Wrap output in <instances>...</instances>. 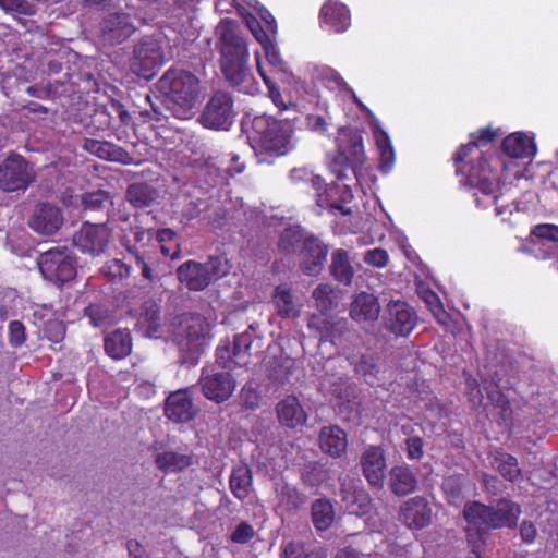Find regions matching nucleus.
Returning a JSON list of instances; mask_svg holds the SVG:
<instances>
[{
    "instance_id": "nucleus-1",
    "label": "nucleus",
    "mask_w": 558,
    "mask_h": 558,
    "mask_svg": "<svg viewBox=\"0 0 558 558\" xmlns=\"http://www.w3.org/2000/svg\"><path fill=\"white\" fill-rule=\"evenodd\" d=\"M498 136L492 128H481L472 132L469 143L460 145L452 155L456 174L462 177L460 184L493 196L494 204H497L501 185L519 178L518 165L489 147Z\"/></svg>"
},
{
    "instance_id": "nucleus-2",
    "label": "nucleus",
    "mask_w": 558,
    "mask_h": 558,
    "mask_svg": "<svg viewBox=\"0 0 558 558\" xmlns=\"http://www.w3.org/2000/svg\"><path fill=\"white\" fill-rule=\"evenodd\" d=\"M217 48L220 52L221 73L229 85L240 93L255 95L259 84L248 66L246 41L236 32L233 21L221 22Z\"/></svg>"
},
{
    "instance_id": "nucleus-3",
    "label": "nucleus",
    "mask_w": 558,
    "mask_h": 558,
    "mask_svg": "<svg viewBox=\"0 0 558 558\" xmlns=\"http://www.w3.org/2000/svg\"><path fill=\"white\" fill-rule=\"evenodd\" d=\"M462 514L468 544L483 546L490 531L517 526L521 507L509 499H500L496 507L473 500L464 505Z\"/></svg>"
},
{
    "instance_id": "nucleus-4",
    "label": "nucleus",
    "mask_w": 558,
    "mask_h": 558,
    "mask_svg": "<svg viewBox=\"0 0 558 558\" xmlns=\"http://www.w3.org/2000/svg\"><path fill=\"white\" fill-rule=\"evenodd\" d=\"M158 90L171 104L173 116L187 119L198 101L201 81L190 71L170 68L159 78Z\"/></svg>"
},
{
    "instance_id": "nucleus-5",
    "label": "nucleus",
    "mask_w": 558,
    "mask_h": 558,
    "mask_svg": "<svg viewBox=\"0 0 558 558\" xmlns=\"http://www.w3.org/2000/svg\"><path fill=\"white\" fill-rule=\"evenodd\" d=\"M292 134L293 129L289 122L263 114L253 119L250 138L258 154L280 157L292 149Z\"/></svg>"
},
{
    "instance_id": "nucleus-6",
    "label": "nucleus",
    "mask_w": 558,
    "mask_h": 558,
    "mask_svg": "<svg viewBox=\"0 0 558 558\" xmlns=\"http://www.w3.org/2000/svg\"><path fill=\"white\" fill-rule=\"evenodd\" d=\"M336 145L337 151L329 166L331 172L339 181L347 180L349 171L357 179L365 160L361 132L352 128L340 129L336 138Z\"/></svg>"
},
{
    "instance_id": "nucleus-7",
    "label": "nucleus",
    "mask_w": 558,
    "mask_h": 558,
    "mask_svg": "<svg viewBox=\"0 0 558 558\" xmlns=\"http://www.w3.org/2000/svg\"><path fill=\"white\" fill-rule=\"evenodd\" d=\"M38 266L44 278L61 286L73 280L77 272L75 256L66 248H51L43 253Z\"/></svg>"
},
{
    "instance_id": "nucleus-8",
    "label": "nucleus",
    "mask_w": 558,
    "mask_h": 558,
    "mask_svg": "<svg viewBox=\"0 0 558 558\" xmlns=\"http://www.w3.org/2000/svg\"><path fill=\"white\" fill-rule=\"evenodd\" d=\"M235 117L236 111L232 95L226 90H217L205 105L199 116V122L206 129L228 131Z\"/></svg>"
},
{
    "instance_id": "nucleus-9",
    "label": "nucleus",
    "mask_w": 558,
    "mask_h": 558,
    "mask_svg": "<svg viewBox=\"0 0 558 558\" xmlns=\"http://www.w3.org/2000/svg\"><path fill=\"white\" fill-rule=\"evenodd\" d=\"M36 180L34 167L15 153L0 165V189L4 192L25 191Z\"/></svg>"
},
{
    "instance_id": "nucleus-10",
    "label": "nucleus",
    "mask_w": 558,
    "mask_h": 558,
    "mask_svg": "<svg viewBox=\"0 0 558 558\" xmlns=\"http://www.w3.org/2000/svg\"><path fill=\"white\" fill-rule=\"evenodd\" d=\"M165 63V53L159 40L144 37L134 47L132 69L144 78H151Z\"/></svg>"
},
{
    "instance_id": "nucleus-11",
    "label": "nucleus",
    "mask_w": 558,
    "mask_h": 558,
    "mask_svg": "<svg viewBox=\"0 0 558 558\" xmlns=\"http://www.w3.org/2000/svg\"><path fill=\"white\" fill-rule=\"evenodd\" d=\"M199 385L203 395L216 403L227 401L236 387L235 379L230 372H214L209 368H203Z\"/></svg>"
},
{
    "instance_id": "nucleus-12",
    "label": "nucleus",
    "mask_w": 558,
    "mask_h": 558,
    "mask_svg": "<svg viewBox=\"0 0 558 558\" xmlns=\"http://www.w3.org/2000/svg\"><path fill=\"white\" fill-rule=\"evenodd\" d=\"M329 246L316 234L311 232L299 252V266L307 276H318L327 262Z\"/></svg>"
},
{
    "instance_id": "nucleus-13",
    "label": "nucleus",
    "mask_w": 558,
    "mask_h": 558,
    "mask_svg": "<svg viewBox=\"0 0 558 558\" xmlns=\"http://www.w3.org/2000/svg\"><path fill=\"white\" fill-rule=\"evenodd\" d=\"M417 314L403 301H391L384 317L385 327L397 337L409 336L417 325Z\"/></svg>"
},
{
    "instance_id": "nucleus-14",
    "label": "nucleus",
    "mask_w": 558,
    "mask_h": 558,
    "mask_svg": "<svg viewBox=\"0 0 558 558\" xmlns=\"http://www.w3.org/2000/svg\"><path fill=\"white\" fill-rule=\"evenodd\" d=\"M110 240V233L106 225H93L85 222L73 235V244L84 254L98 256L102 254Z\"/></svg>"
},
{
    "instance_id": "nucleus-15",
    "label": "nucleus",
    "mask_w": 558,
    "mask_h": 558,
    "mask_svg": "<svg viewBox=\"0 0 558 558\" xmlns=\"http://www.w3.org/2000/svg\"><path fill=\"white\" fill-rule=\"evenodd\" d=\"M433 509L423 496H414L400 505L399 520L409 530L421 531L430 525Z\"/></svg>"
},
{
    "instance_id": "nucleus-16",
    "label": "nucleus",
    "mask_w": 558,
    "mask_h": 558,
    "mask_svg": "<svg viewBox=\"0 0 558 558\" xmlns=\"http://www.w3.org/2000/svg\"><path fill=\"white\" fill-rule=\"evenodd\" d=\"M31 229L43 235L54 234L63 225V214L61 209L50 203H39L29 222Z\"/></svg>"
},
{
    "instance_id": "nucleus-17",
    "label": "nucleus",
    "mask_w": 558,
    "mask_h": 558,
    "mask_svg": "<svg viewBox=\"0 0 558 558\" xmlns=\"http://www.w3.org/2000/svg\"><path fill=\"white\" fill-rule=\"evenodd\" d=\"M307 328L319 337L320 342H336L347 331V320L337 318L326 313L312 314L307 322Z\"/></svg>"
},
{
    "instance_id": "nucleus-18",
    "label": "nucleus",
    "mask_w": 558,
    "mask_h": 558,
    "mask_svg": "<svg viewBox=\"0 0 558 558\" xmlns=\"http://www.w3.org/2000/svg\"><path fill=\"white\" fill-rule=\"evenodd\" d=\"M134 26L126 13H111L100 22V35L105 43L116 45L129 38Z\"/></svg>"
},
{
    "instance_id": "nucleus-19",
    "label": "nucleus",
    "mask_w": 558,
    "mask_h": 558,
    "mask_svg": "<svg viewBox=\"0 0 558 558\" xmlns=\"http://www.w3.org/2000/svg\"><path fill=\"white\" fill-rule=\"evenodd\" d=\"M197 414L191 395L187 389L177 390L170 393L165 403V415L174 423H187Z\"/></svg>"
},
{
    "instance_id": "nucleus-20",
    "label": "nucleus",
    "mask_w": 558,
    "mask_h": 558,
    "mask_svg": "<svg viewBox=\"0 0 558 558\" xmlns=\"http://www.w3.org/2000/svg\"><path fill=\"white\" fill-rule=\"evenodd\" d=\"M361 466L368 484L375 488H381L386 471V458L383 448L369 446L362 453Z\"/></svg>"
},
{
    "instance_id": "nucleus-21",
    "label": "nucleus",
    "mask_w": 558,
    "mask_h": 558,
    "mask_svg": "<svg viewBox=\"0 0 558 558\" xmlns=\"http://www.w3.org/2000/svg\"><path fill=\"white\" fill-rule=\"evenodd\" d=\"M501 149L500 154L502 157L519 165L517 159L532 158L535 155L536 145L533 137L522 132H515L504 138ZM518 170L520 171V166H518ZM518 175V179H520L521 174L519 173Z\"/></svg>"
},
{
    "instance_id": "nucleus-22",
    "label": "nucleus",
    "mask_w": 558,
    "mask_h": 558,
    "mask_svg": "<svg viewBox=\"0 0 558 558\" xmlns=\"http://www.w3.org/2000/svg\"><path fill=\"white\" fill-rule=\"evenodd\" d=\"M177 277L190 291H203L210 284V274L207 266L192 259L178 267Z\"/></svg>"
},
{
    "instance_id": "nucleus-23",
    "label": "nucleus",
    "mask_w": 558,
    "mask_h": 558,
    "mask_svg": "<svg viewBox=\"0 0 558 558\" xmlns=\"http://www.w3.org/2000/svg\"><path fill=\"white\" fill-rule=\"evenodd\" d=\"M276 414L278 422L291 429L303 426L307 422V413L294 395H289L277 403Z\"/></svg>"
},
{
    "instance_id": "nucleus-24",
    "label": "nucleus",
    "mask_w": 558,
    "mask_h": 558,
    "mask_svg": "<svg viewBox=\"0 0 558 558\" xmlns=\"http://www.w3.org/2000/svg\"><path fill=\"white\" fill-rule=\"evenodd\" d=\"M320 23L335 33H343L351 25L348 7L338 0H327L319 12Z\"/></svg>"
},
{
    "instance_id": "nucleus-25",
    "label": "nucleus",
    "mask_w": 558,
    "mask_h": 558,
    "mask_svg": "<svg viewBox=\"0 0 558 558\" xmlns=\"http://www.w3.org/2000/svg\"><path fill=\"white\" fill-rule=\"evenodd\" d=\"M318 440L322 451L332 458H340L347 452V433L337 425L324 426Z\"/></svg>"
},
{
    "instance_id": "nucleus-26",
    "label": "nucleus",
    "mask_w": 558,
    "mask_h": 558,
    "mask_svg": "<svg viewBox=\"0 0 558 558\" xmlns=\"http://www.w3.org/2000/svg\"><path fill=\"white\" fill-rule=\"evenodd\" d=\"M84 149L108 161L120 162L122 165L132 163L131 155L122 147L110 142L86 138L83 145Z\"/></svg>"
},
{
    "instance_id": "nucleus-27",
    "label": "nucleus",
    "mask_w": 558,
    "mask_h": 558,
    "mask_svg": "<svg viewBox=\"0 0 558 558\" xmlns=\"http://www.w3.org/2000/svg\"><path fill=\"white\" fill-rule=\"evenodd\" d=\"M418 485L416 474L407 465H395L389 471V488L396 496L402 497L413 493Z\"/></svg>"
},
{
    "instance_id": "nucleus-28",
    "label": "nucleus",
    "mask_w": 558,
    "mask_h": 558,
    "mask_svg": "<svg viewBox=\"0 0 558 558\" xmlns=\"http://www.w3.org/2000/svg\"><path fill=\"white\" fill-rule=\"evenodd\" d=\"M380 313L378 298L372 293L361 292L353 300L350 316L355 322L376 320Z\"/></svg>"
},
{
    "instance_id": "nucleus-29",
    "label": "nucleus",
    "mask_w": 558,
    "mask_h": 558,
    "mask_svg": "<svg viewBox=\"0 0 558 558\" xmlns=\"http://www.w3.org/2000/svg\"><path fill=\"white\" fill-rule=\"evenodd\" d=\"M492 466L502 478L510 483L523 481V471L519 465V461L510 453L496 450L492 457Z\"/></svg>"
},
{
    "instance_id": "nucleus-30",
    "label": "nucleus",
    "mask_w": 558,
    "mask_h": 558,
    "mask_svg": "<svg viewBox=\"0 0 558 558\" xmlns=\"http://www.w3.org/2000/svg\"><path fill=\"white\" fill-rule=\"evenodd\" d=\"M159 197L158 190L147 182H134L125 192V198L135 209H144L151 206Z\"/></svg>"
},
{
    "instance_id": "nucleus-31",
    "label": "nucleus",
    "mask_w": 558,
    "mask_h": 558,
    "mask_svg": "<svg viewBox=\"0 0 558 558\" xmlns=\"http://www.w3.org/2000/svg\"><path fill=\"white\" fill-rule=\"evenodd\" d=\"M106 353L113 360L126 357L132 352V336L128 329H117L105 337Z\"/></svg>"
},
{
    "instance_id": "nucleus-32",
    "label": "nucleus",
    "mask_w": 558,
    "mask_h": 558,
    "mask_svg": "<svg viewBox=\"0 0 558 558\" xmlns=\"http://www.w3.org/2000/svg\"><path fill=\"white\" fill-rule=\"evenodd\" d=\"M137 326L147 337H157L161 328V313L159 305L155 301L147 300L142 304Z\"/></svg>"
},
{
    "instance_id": "nucleus-33",
    "label": "nucleus",
    "mask_w": 558,
    "mask_h": 558,
    "mask_svg": "<svg viewBox=\"0 0 558 558\" xmlns=\"http://www.w3.org/2000/svg\"><path fill=\"white\" fill-rule=\"evenodd\" d=\"M311 231L300 225H291L283 229L278 241V248L283 254L300 252Z\"/></svg>"
},
{
    "instance_id": "nucleus-34",
    "label": "nucleus",
    "mask_w": 558,
    "mask_h": 558,
    "mask_svg": "<svg viewBox=\"0 0 558 558\" xmlns=\"http://www.w3.org/2000/svg\"><path fill=\"white\" fill-rule=\"evenodd\" d=\"M272 303L276 308V313L281 318H294L300 315L292 289L287 284H279L274 289Z\"/></svg>"
},
{
    "instance_id": "nucleus-35",
    "label": "nucleus",
    "mask_w": 558,
    "mask_h": 558,
    "mask_svg": "<svg viewBox=\"0 0 558 558\" xmlns=\"http://www.w3.org/2000/svg\"><path fill=\"white\" fill-rule=\"evenodd\" d=\"M330 274L338 282L345 286L351 284L354 277V270L345 250L337 248L332 252Z\"/></svg>"
},
{
    "instance_id": "nucleus-36",
    "label": "nucleus",
    "mask_w": 558,
    "mask_h": 558,
    "mask_svg": "<svg viewBox=\"0 0 558 558\" xmlns=\"http://www.w3.org/2000/svg\"><path fill=\"white\" fill-rule=\"evenodd\" d=\"M375 143L379 151V170L383 173H387L392 169L396 160L395 149L392 147L390 137L386 131L379 126H375L373 130Z\"/></svg>"
},
{
    "instance_id": "nucleus-37",
    "label": "nucleus",
    "mask_w": 558,
    "mask_h": 558,
    "mask_svg": "<svg viewBox=\"0 0 558 558\" xmlns=\"http://www.w3.org/2000/svg\"><path fill=\"white\" fill-rule=\"evenodd\" d=\"M253 482L252 471L247 465L234 468L229 480L231 493L239 500H244L250 494Z\"/></svg>"
},
{
    "instance_id": "nucleus-38",
    "label": "nucleus",
    "mask_w": 558,
    "mask_h": 558,
    "mask_svg": "<svg viewBox=\"0 0 558 558\" xmlns=\"http://www.w3.org/2000/svg\"><path fill=\"white\" fill-rule=\"evenodd\" d=\"M311 514L313 524L319 532L327 531L335 520L333 506L327 499L315 500L312 505Z\"/></svg>"
},
{
    "instance_id": "nucleus-39",
    "label": "nucleus",
    "mask_w": 558,
    "mask_h": 558,
    "mask_svg": "<svg viewBox=\"0 0 558 558\" xmlns=\"http://www.w3.org/2000/svg\"><path fill=\"white\" fill-rule=\"evenodd\" d=\"M155 463L163 472H178L192 464V456L165 451L156 456Z\"/></svg>"
},
{
    "instance_id": "nucleus-40",
    "label": "nucleus",
    "mask_w": 558,
    "mask_h": 558,
    "mask_svg": "<svg viewBox=\"0 0 558 558\" xmlns=\"http://www.w3.org/2000/svg\"><path fill=\"white\" fill-rule=\"evenodd\" d=\"M295 361L288 355L275 356L270 363L268 377L278 385L290 381Z\"/></svg>"
},
{
    "instance_id": "nucleus-41",
    "label": "nucleus",
    "mask_w": 558,
    "mask_h": 558,
    "mask_svg": "<svg viewBox=\"0 0 558 558\" xmlns=\"http://www.w3.org/2000/svg\"><path fill=\"white\" fill-rule=\"evenodd\" d=\"M279 506L289 512L299 510L306 501V496L295 486L284 483L277 489Z\"/></svg>"
},
{
    "instance_id": "nucleus-42",
    "label": "nucleus",
    "mask_w": 558,
    "mask_h": 558,
    "mask_svg": "<svg viewBox=\"0 0 558 558\" xmlns=\"http://www.w3.org/2000/svg\"><path fill=\"white\" fill-rule=\"evenodd\" d=\"M155 236L163 256L171 259H177L180 256L181 250L179 244L175 243L177 233L174 230L170 228L158 229Z\"/></svg>"
},
{
    "instance_id": "nucleus-43",
    "label": "nucleus",
    "mask_w": 558,
    "mask_h": 558,
    "mask_svg": "<svg viewBox=\"0 0 558 558\" xmlns=\"http://www.w3.org/2000/svg\"><path fill=\"white\" fill-rule=\"evenodd\" d=\"M246 25L253 34L254 38L264 48L269 61L272 62L269 54V48H272L271 36H275L276 34H272V32L265 27V25H263L262 22L255 16L247 17Z\"/></svg>"
},
{
    "instance_id": "nucleus-44",
    "label": "nucleus",
    "mask_w": 558,
    "mask_h": 558,
    "mask_svg": "<svg viewBox=\"0 0 558 558\" xmlns=\"http://www.w3.org/2000/svg\"><path fill=\"white\" fill-rule=\"evenodd\" d=\"M464 477L461 475H451L444 480L442 490L447 501L451 505L459 504L463 498Z\"/></svg>"
},
{
    "instance_id": "nucleus-45",
    "label": "nucleus",
    "mask_w": 558,
    "mask_h": 558,
    "mask_svg": "<svg viewBox=\"0 0 558 558\" xmlns=\"http://www.w3.org/2000/svg\"><path fill=\"white\" fill-rule=\"evenodd\" d=\"M110 203V194L104 190L84 193L81 198L82 208L84 211H99L106 208Z\"/></svg>"
},
{
    "instance_id": "nucleus-46",
    "label": "nucleus",
    "mask_w": 558,
    "mask_h": 558,
    "mask_svg": "<svg viewBox=\"0 0 558 558\" xmlns=\"http://www.w3.org/2000/svg\"><path fill=\"white\" fill-rule=\"evenodd\" d=\"M283 558H326L320 550H307L302 542L291 541L283 547Z\"/></svg>"
},
{
    "instance_id": "nucleus-47",
    "label": "nucleus",
    "mask_w": 558,
    "mask_h": 558,
    "mask_svg": "<svg viewBox=\"0 0 558 558\" xmlns=\"http://www.w3.org/2000/svg\"><path fill=\"white\" fill-rule=\"evenodd\" d=\"M84 316L89 319L94 327H104L110 323L111 314L107 307L101 304H90L84 310Z\"/></svg>"
},
{
    "instance_id": "nucleus-48",
    "label": "nucleus",
    "mask_w": 558,
    "mask_h": 558,
    "mask_svg": "<svg viewBox=\"0 0 558 558\" xmlns=\"http://www.w3.org/2000/svg\"><path fill=\"white\" fill-rule=\"evenodd\" d=\"M125 248L133 258L134 264L141 269L142 277L151 282L154 280V274L148 265L146 252L141 251L135 245H125Z\"/></svg>"
},
{
    "instance_id": "nucleus-49",
    "label": "nucleus",
    "mask_w": 558,
    "mask_h": 558,
    "mask_svg": "<svg viewBox=\"0 0 558 558\" xmlns=\"http://www.w3.org/2000/svg\"><path fill=\"white\" fill-rule=\"evenodd\" d=\"M252 342V335L248 330L235 335L231 344L233 357H236L238 361H240V359L248 353Z\"/></svg>"
},
{
    "instance_id": "nucleus-50",
    "label": "nucleus",
    "mask_w": 558,
    "mask_h": 558,
    "mask_svg": "<svg viewBox=\"0 0 558 558\" xmlns=\"http://www.w3.org/2000/svg\"><path fill=\"white\" fill-rule=\"evenodd\" d=\"M332 288L329 284H318L313 291V298L316 301L320 313L328 311L332 305Z\"/></svg>"
},
{
    "instance_id": "nucleus-51",
    "label": "nucleus",
    "mask_w": 558,
    "mask_h": 558,
    "mask_svg": "<svg viewBox=\"0 0 558 558\" xmlns=\"http://www.w3.org/2000/svg\"><path fill=\"white\" fill-rule=\"evenodd\" d=\"M43 332L49 341L59 343L65 337V326L60 320L50 319L45 324Z\"/></svg>"
},
{
    "instance_id": "nucleus-52",
    "label": "nucleus",
    "mask_w": 558,
    "mask_h": 558,
    "mask_svg": "<svg viewBox=\"0 0 558 558\" xmlns=\"http://www.w3.org/2000/svg\"><path fill=\"white\" fill-rule=\"evenodd\" d=\"M210 274V280L213 278H221L229 274L230 266L228 259L223 256L210 257L205 264Z\"/></svg>"
},
{
    "instance_id": "nucleus-53",
    "label": "nucleus",
    "mask_w": 558,
    "mask_h": 558,
    "mask_svg": "<svg viewBox=\"0 0 558 558\" xmlns=\"http://www.w3.org/2000/svg\"><path fill=\"white\" fill-rule=\"evenodd\" d=\"M240 399L245 409L255 410L259 407L260 395L252 385H244L240 391Z\"/></svg>"
},
{
    "instance_id": "nucleus-54",
    "label": "nucleus",
    "mask_w": 558,
    "mask_h": 558,
    "mask_svg": "<svg viewBox=\"0 0 558 558\" xmlns=\"http://www.w3.org/2000/svg\"><path fill=\"white\" fill-rule=\"evenodd\" d=\"M216 362L222 368H232V364L242 365L244 362L238 361L233 357L232 348L230 344L219 345L216 350Z\"/></svg>"
},
{
    "instance_id": "nucleus-55",
    "label": "nucleus",
    "mask_w": 558,
    "mask_h": 558,
    "mask_svg": "<svg viewBox=\"0 0 558 558\" xmlns=\"http://www.w3.org/2000/svg\"><path fill=\"white\" fill-rule=\"evenodd\" d=\"M255 531L247 522L239 523L230 535V539L235 544H246L253 539Z\"/></svg>"
},
{
    "instance_id": "nucleus-56",
    "label": "nucleus",
    "mask_w": 558,
    "mask_h": 558,
    "mask_svg": "<svg viewBox=\"0 0 558 558\" xmlns=\"http://www.w3.org/2000/svg\"><path fill=\"white\" fill-rule=\"evenodd\" d=\"M364 262L377 268L386 267L389 262V256L386 250L376 247L368 250L364 255Z\"/></svg>"
},
{
    "instance_id": "nucleus-57",
    "label": "nucleus",
    "mask_w": 558,
    "mask_h": 558,
    "mask_svg": "<svg viewBox=\"0 0 558 558\" xmlns=\"http://www.w3.org/2000/svg\"><path fill=\"white\" fill-rule=\"evenodd\" d=\"M26 340L25 327L20 320H12L9 324V342L12 347L19 348Z\"/></svg>"
},
{
    "instance_id": "nucleus-58",
    "label": "nucleus",
    "mask_w": 558,
    "mask_h": 558,
    "mask_svg": "<svg viewBox=\"0 0 558 558\" xmlns=\"http://www.w3.org/2000/svg\"><path fill=\"white\" fill-rule=\"evenodd\" d=\"M407 456L411 460H420L424 454V442L420 436H410L405 440Z\"/></svg>"
},
{
    "instance_id": "nucleus-59",
    "label": "nucleus",
    "mask_w": 558,
    "mask_h": 558,
    "mask_svg": "<svg viewBox=\"0 0 558 558\" xmlns=\"http://www.w3.org/2000/svg\"><path fill=\"white\" fill-rule=\"evenodd\" d=\"M489 400L498 408L501 409L504 417L510 416L512 413L508 398L500 391H492L488 393Z\"/></svg>"
},
{
    "instance_id": "nucleus-60",
    "label": "nucleus",
    "mask_w": 558,
    "mask_h": 558,
    "mask_svg": "<svg viewBox=\"0 0 558 558\" xmlns=\"http://www.w3.org/2000/svg\"><path fill=\"white\" fill-rule=\"evenodd\" d=\"M268 90H269V96H270L272 102L280 111H284V110L290 109L291 107H295V104H293L291 101L286 102L283 100L280 88L278 86H276L275 84L268 85Z\"/></svg>"
},
{
    "instance_id": "nucleus-61",
    "label": "nucleus",
    "mask_w": 558,
    "mask_h": 558,
    "mask_svg": "<svg viewBox=\"0 0 558 558\" xmlns=\"http://www.w3.org/2000/svg\"><path fill=\"white\" fill-rule=\"evenodd\" d=\"M0 7L7 11H15L23 14H29V7L26 0H0Z\"/></svg>"
},
{
    "instance_id": "nucleus-62",
    "label": "nucleus",
    "mask_w": 558,
    "mask_h": 558,
    "mask_svg": "<svg viewBox=\"0 0 558 558\" xmlns=\"http://www.w3.org/2000/svg\"><path fill=\"white\" fill-rule=\"evenodd\" d=\"M520 535L524 543L532 544L537 535L535 525L532 522L523 521L520 526Z\"/></svg>"
},
{
    "instance_id": "nucleus-63",
    "label": "nucleus",
    "mask_w": 558,
    "mask_h": 558,
    "mask_svg": "<svg viewBox=\"0 0 558 558\" xmlns=\"http://www.w3.org/2000/svg\"><path fill=\"white\" fill-rule=\"evenodd\" d=\"M260 22L267 27L272 34H277V23L274 15L265 8L260 9L259 12Z\"/></svg>"
},
{
    "instance_id": "nucleus-64",
    "label": "nucleus",
    "mask_w": 558,
    "mask_h": 558,
    "mask_svg": "<svg viewBox=\"0 0 558 558\" xmlns=\"http://www.w3.org/2000/svg\"><path fill=\"white\" fill-rule=\"evenodd\" d=\"M310 126L317 132L325 133L328 128V123L322 116H310L307 118Z\"/></svg>"
}]
</instances>
